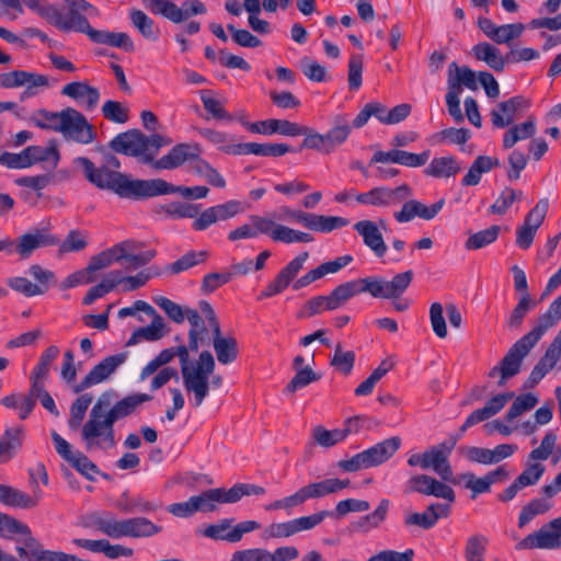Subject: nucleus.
Instances as JSON below:
<instances>
[{"instance_id":"f257e3e1","label":"nucleus","mask_w":561,"mask_h":561,"mask_svg":"<svg viewBox=\"0 0 561 561\" xmlns=\"http://www.w3.org/2000/svg\"><path fill=\"white\" fill-rule=\"evenodd\" d=\"M118 394L114 390L103 392L90 411L88 421L81 427L85 449H110L116 445L114 424L136 412L145 402L152 400L147 393L129 394L113 405Z\"/></svg>"},{"instance_id":"f03ea898","label":"nucleus","mask_w":561,"mask_h":561,"mask_svg":"<svg viewBox=\"0 0 561 561\" xmlns=\"http://www.w3.org/2000/svg\"><path fill=\"white\" fill-rule=\"evenodd\" d=\"M73 164L82 168L83 175L89 183L100 190L115 193L121 198L141 201L174 193H181L182 196L192 198L193 187L175 186L162 179H131L126 173L110 172L104 168L96 170L87 157H77Z\"/></svg>"},{"instance_id":"7ed1b4c3","label":"nucleus","mask_w":561,"mask_h":561,"mask_svg":"<svg viewBox=\"0 0 561 561\" xmlns=\"http://www.w3.org/2000/svg\"><path fill=\"white\" fill-rule=\"evenodd\" d=\"M215 369V359L209 351L199 354L195 366L191 365L187 353L186 366L183 367V385L187 392L194 393V407H199L209 391V376Z\"/></svg>"},{"instance_id":"20e7f679","label":"nucleus","mask_w":561,"mask_h":561,"mask_svg":"<svg viewBox=\"0 0 561 561\" xmlns=\"http://www.w3.org/2000/svg\"><path fill=\"white\" fill-rule=\"evenodd\" d=\"M199 156L201 147L198 144H178L154 162V170H174L190 161L193 162L192 170L204 178L209 172L211 165Z\"/></svg>"},{"instance_id":"39448f33","label":"nucleus","mask_w":561,"mask_h":561,"mask_svg":"<svg viewBox=\"0 0 561 561\" xmlns=\"http://www.w3.org/2000/svg\"><path fill=\"white\" fill-rule=\"evenodd\" d=\"M116 153L139 158L144 164L154 169L156 152L147 148V136L139 129H129L115 136L108 144Z\"/></svg>"},{"instance_id":"423d86ee","label":"nucleus","mask_w":561,"mask_h":561,"mask_svg":"<svg viewBox=\"0 0 561 561\" xmlns=\"http://www.w3.org/2000/svg\"><path fill=\"white\" fill-rule=\"evenodd\" d=\"M59 133L62 134L65 139L82 145L91 144L96 138L94 126L88 122L82 113L72 107L66 108V116L61 122Z\"/></svg>"},{"instance_id":"0eeeda50","label":"nucleus","mask_w":561,"mask_h":561,"mask_svg":"<svg viewBox=\"0 0 561 561\" xmlns=\"http://www.w3.org/2000/svg\"><path fill=\"white\" fill-rule=\"evenodd\" d=\"M412 195L411 187L403 183L394 188L376 186L355 196L357 203L373 207H390L400 204Z\"/></svg>"},{"instance_id":"6e6552de","label":"nucleus","mask_w":561,"mask_h":561,"mask_svg":"<svg viewBox=\"0 0 561 561\" xmlns=\"http://www.w3.org/2000/svg\"><path fill=\"white\" fill-rule=\"evenodd\" d=\"M561 516L545 524L538 531L527 535L516 549H556L561 547Z\"/></svg>"},{"instance_id":"1a4fd4ad","label":"nucleus","mask_w":561,"mask_h":561,"mask_svg":"<svg viewBox=\"0 0 561 561\" xmlns=\"http://www.w3.org/2000/svg\"><path fill=\"white\" fill-rule=\"evenodd\" d=\"M11 242L13 243L12 253H16L21 260H26L37 249L57 245L59 239L46 229L35 228L16 239H11Z\"/></svg>"},{"instance_id":"9d476101","label":"nucleus","mask_w":561,"mask_h":561,"mask_svg":"<svg viewBox=\"0 0 561 561\" xmlns=\"http://www.w3.org/2000/svg\"><path fill=\"white\" fill-rule=\"evenodd\" d=\"M348 301L344 284L336 286L328 296L310 298L298 312V318H311L324 311L342 308Z\"/></svg>"},{"instance_id":"9b49d317","label":"nucleus","mask_w":561,"mask_h":561,"mask_svg":"<svg viewBox=\"0 0 561 561\" xmlns=\"http://www.w3.org/2000/svg\"><path fill=\"white\" fill-rule=\"evenodd\" d=\"M126 352L105 357L102 362L96 364L78 385L73 387V392L80 393L85 389L106 380L122 364L126 362Z\"/></svg>"},{"instance_id":"f8f14e48","label":"nucleus","mask_w":561,"mask_h":561,"mask_svg":"<svg viewBox=\"0 0 561 561\" xmlns=\"http://www.w3.org/2000/svg\"><path fill=\"white\" fill-rule=\"evenodd\" d=\"M242 206L239 201H228L224 204L211 206L199 214L193 221L192 228L195 231H203L218 221H225L242 213Z\"/></svg>"},{"instance_id":"ddd939ff","label":"nucleus","mask_w":561,"mask_h":561,"mask_svg":"<svg viewBox=\"0 0 561 561\" xmlns=\"http://www.w3.org/2000/svg\"><path fill=\"white\" fill-rule=\"evenodd\" d=\"M308 256V252H302L293 259L265 287L260 294L259 299L273 297L283 293L302 270L304 263L307 261Z\"/></svg>"},{"instance_id":"4468645a","label":"nucleus","mask_w":561,"mask_h":561,"mask_svg":"<svg viewBox=\"0 0 561 561\" xmlns=\"http://www.w3.org/2000/svg\"><path fill=\"white\" fill-rule=\"evenodd\" d=\"M533 345H530L526 340L520 337L517 340L501 359L500 364L502 366V378L497 380V386H505L506 381L514 376L518 375L524 358L529 354L533 350Z\"/></svg>"},{"instance_id":"2eb2a0df","label":"nucleus","mask_w":561,"mask_h":561,"mask_svg":"<svg viewBox=\"0 0 561 561\" xmlns=\"http://www.w3.org/2000/svg\"><path fill=\"white\" fill-rule=\"evenodd\" d=\"M106 513H92L84 516L81 525L84 528H93L100 533L117 539L127 537V519L117 520L112 517H106Z\"/></svg>"},{"instance_id":"dca6fc26","label":"nucleus","mask_w":561,"mask_h":561,"mask_svg":"<svg viewBox=\"0 0 561 561\" xmlns=\"http://www.w3.org/2000/svg\"><path fill=\"white\" fill-rule=\"evenodd\" d=\"M530 101L522 95L500 102L497 108L491 112V122L496 128H505L514 121L515 113L529 108Z\"/></svg>"},{"instance_id":"f3484780","label":"nucleus","mask_w":561,"mask_h":561,"mask_svg":"<svg viewBox=\"0 0 561 561\" xmlns=\"http://www.w3.org/2000/svg\"><path fill=\"white\" fill-rule=\"evenodd\" d=\"M348 300L362 293H369L375 298L389 299L387 294V280L381 277L370 276L343 283Z\"/></svg>"},{"instance_id":"a211bd4d","label":"nucleus","mask_w":561,"mask_h":561,"mask_svg":"<svg viewBox=\"0 0 561 561\" xmlns=\"http://www.w3.org/2000/svg\"><path fill=\"white\" fill-rule=\"evenodd\" d=\"M227 151L234 156L255 154L261 157H282L296 150L286 144L247 142L236 145L234 147H229L227 148Z\"/></svg>"},{"instance_id":"6ab92c4d","label":"nucleus","mask_w":561,"mask_h":561,"mask_svg":"<svg viewBox=\"0 0 561 561\" xmlns=\"http://www.w3.org/2000/svg\"><path fill=\"white\" fill-rule=\"evenodd\" d=\"M61 94L68 96L87 110H93L100 101V92L96 88L85 81H75L61 89Z\"/></svg>"},{"instance_id":"aec40b11","label":"nucleus","mask_w":561,"mask_h":561,"mask_svg":"<svg viewBox=\"0 0 561 561\" xmlns=\"http://www.w3.org/2000/svg\"><path fill=\"white\" fill-rule=\"evenodd\" d=\"M354 229L363 238L364 244L369 248L378 257L387 252V245L377 222L373 220H360L354 225Z\"/></svg>"},{"instance_id":"412c9836","label":"nucleus","mask_w":561,"mask_h":561,"mask_svg":"<svg viewBox=\"0 0 561 561\" xmlns=\"http://www.w3.org/2000/svg\"><path fill=\"white\" fill-rule=\"evenodd\" d=\"M85 35L95 44L119 48L127 53H133L135 50L134 42L125 32L101 31L91 27L88 30Z\"/></svg>"},{"instance_id":"4be33fe9","label":"nucleus","mask_w":561,"mask_h":561,"mask_svg":"<svg viewBox=\"0 0 561 561\" xmlns=\"http://www.w3.org/2000/svg\"><path fill=\"white\" fill-rule=\"evenodd\" d=\"M352 133V124L348 115L337 114L332 118L331 128L325 133L327 147L332 153L343 146Z\"/></svg>"},{"instance_id":"5701e85b","label":"nucleus","mask_w":561,"mask_h":561,"mask_svg":"<svg viewBox=\"0 0 561 561\" xmlns=\"http://www.w3.org/2000/svg\"><path fill=\"white\" fill-rule=\"evenodd\" d=\"M24 442L23 426L8 427L0 436V463L12 460Z\"/></svg>"},{"instance_id":"b1692460","label":"nucleus","mask_w":561,"mask_h":561,"mask_svg":"<svg viewBox=\"0 0 561 561\" xmlns=\"http://www.w3.org/2000/svg\"><path fill=\"white\" fill-rule=\"evenodd\" d=\"M25 156L30 160V167L35 163H46V169L55 170L60 160L58 145L55 139L49 140L47 147L28 146L25 148Z\"/></svg>"},{"instance_id":"393cba45","label":"nucleus","mask_w":561,"mask_h":561,"mask_svg":"<svg viewBox=\"0 0 561 561\" xmlns=\"http://www.w3.org/2000/svg\"><path fill=\"white\" fill-rule=\"evenodd\" d=\"M65 2H67L69 5L68 18L71 25H73L72 30L75 32L85 34L92 26L90 25L88 19L82 14V12H85L90 15H98V9L85 0H65Z\"/></svg>"},{"instance_id":"a878e982","label":"nucleus","mask_w":561,"mask_h":561,"mask_svg":"<svg viewBox=\"0 0 561 561\" xmlns=\"http://www.w3.org/2000/svg\"><path fill=\"white\" fill-rule=\"evenodd\" d=\"M319 499L316 483L311 482L307 485L299 488L294 494L280 500H276L265 506L266 511L276 510H290L293 507L302 505L308 500Z\"/></svg>"},{"instance_id":"bb28decb","label":"nucleus","mask_w":561,"mask_h":561,"mask_svg":"<svg viewBox=\"0 0 561 561\" xmlns=\"http://www.w3.org/2000/svg\"><path fill=\"white\" fill-rule=\"evenodd\" d=\"M213 333V346L217 359L222 365L234 362L239 355L238 341L234 336H222L221 329L215 330Z\"/></svg>"},{"instance_id":"cd10ccee","label":"nucleus","mask_w":561,"mask_h":561,"mask_svg":"<svg viewBox=\"0 0 561 561\" xmlns=\"http://www.w3.org/2000/svg\"><path fill=\"white\" fill-rule=\"evenodd\" d=\"M472 55L476 59L484 61L496 72H502L507 62V54L502 56L501 50L488 42H481L474 45L472 47Z\"/></svg>"},{"instance_id":"c85d7f7f","label":"nucleus","mask_w":561,"mask_h":561,"mask_svg":"<svg viewBox=\"0 0 561 561\" xmlns=\"http://www.w3.org/2000/svg\"><path fill=\"white\" fill-rule=\"evenodd\" d=\"M400 437L394 436L364 450L369 467H376L387 461L400 448Z\"/></svg>"},{"instance_id":"c756f323","label":"nucleus","mask_w":561,"mask_h":561,"mask_svg":"<svg viewBox=\"0 0 561 561\" xmlns=\"http://www.w3.org/2000/svg\"><path fill=\"white\" fill-rule=\"evenodd\" d=\"M426 458V469L432 468L443 481L456 482L449 460H446V453L438 446H432L423 453Z\"/></svg>"},{"instance_id":"7c9ffc66","label":"nucleus","mask_w":561,"mask_h":561,"mask_svg":"<svg viewBox=\"0 0 561 561\" xmlns=\"http://www.w3.org/2000/svg\"><path fill=\"white\" fill-rule=\"evenodd\" d=\"M461 169V163L454 156H445L434 158L423 172L426 176L443 179L457 175Z\"/></svg>"},{"instance_id":"2f4dec72","label":"nucleus","mask_w":561,"mask_h":561,"mask_svg":"<svg viewBox=\"0 0 561 561\" xmlns=\"http://www.w3.org/2000/svg\"><path fill=\"white\" fill-rule=\"evenodd\" d=\"M164 320L161 316H157L152 319L151 323L147 327L138 328L135 330L126 343V346L136 345L141 340L154 342L162 339L169 333Z\"/></svg>"},{"instance_id":"473e14b6","label":"nucleus","mask_w":561,"mask_h":561,"mask_svg":"<svg viewBox=\"0 0 561 561\" xmlns=\"http://www.w3.org/2000/svg\"><path fill=\"white\" fill-rule=\"evenodd\" d=\"M497 158L489 156H478L469 168L467 174L462 178L461 184L463 186H474L481 181L483 173L490 172L492 169L500 167Z\"/></svg>"},{"instance_id":"72a5a7b5","label":"nucleus","mask_w":561,"mask_h":561,"mask_svg":"<svg viewBox=\"0 0 561 561\" xmlns=\"http://www.w3.org/2000/svg\"><path fill=\"white\" fill-rule=\"evenodd\" d=\"M39 496H31L13 486L0 484V502L13 507L32 508L38 503Z\"/></svg>"},{"instance_id":"f704fd0d","label":"nucleus","mask_w":561,"mask_h":561,"mask_svg":"<svg viewBox=\"0 0 561 561\" xmlns=\"http://www.w3.org/2000/svg\"><path fill=\"white\" fill-rule=\"evenodd\" d=\"M119 284V271L108 273L101 283L91 287L83 297V305L89 306L96 299L102 298L107 293L112 291Z\"/></svg>"},{"instance_id":"c9c22d12","label":"nucleus","mask_w":561,"mask_h":561,"mask_svg":"<svg viewBox=\"0 0 561 561\" xmlns=\"http://www.w3.org/2000/svg\"><path fill=\"white\" fill-rule=\"evenodd\" d=\"M438 507L440 505H430L424 513L408 514L404 517V525L407 527L417 526L423 529L433 528L440 518V514L437 512Z\"/></svg>"},{"instance_id":"e433bc0d","label":"nucleus","mask_w":561,"mask_h":561,"mask_svg":"<svg viewBox=\"0 0 561 561\" xmlns=\"http://www.w3.org/2000/svg\"><path fill=\"white\" fill-rule=\"evenodd\" d=\"M162 527L146 517L127 518V537H151L161 533Z\"/></svg>"},{"instance_id":"4c0bfd02","label":"nucleus","mask_w":561,"mask_h":561,"mask_svg":"<svg viewBox=\"0 0 561 561\" xmlns=\"http://www.w3.org/2000/svg\"><path fill=\"white\" fill-rule=\"evenodd\" d=\"M390 502L388 499H382L374 512L362 516L357 522V526L365 533L378 528L387 518Z\"/></svg>"},{"instance_id":"58836bf2","label":"nucleus","mask_w":561,"mask_h":561,"mask_svg":"<svg viewBox=\"0 0 561 561\" xmlns=\"http://www.w3.org/2000/svg\"><path fill=\"white\" fill-rule=\"evenodd\" d=\"M34 10H36L37 13L42 18L46 19L48 21V23H50L55 27L59 28L60 31H62V32L73 31L72 30L73 25H71L69 18L67 16L65 19L62 13L56 5L49 4V3L41 5L38 3L37 8H35Z\"/></svg>"},{"instance_id":"ea45409f","label":"nucleus","mask_w":561,"mask_h":561,"mask_svg":"<svg viewBox=\"0 0 561 561\" xmlns=\"http://www.w3.org/2000/svg\"><path fill=\"white\" fill-rule=\"evenodd\" d=\"M92 401L93 396L91 393H83L72 402L68 420V426L71 431H77L81 427L87 410Z\"/></svg>"},{"instance_id":"a19ab883","label":"nucleus","mask_w":561,"mask_h":561,"mask_svg":"<svg viewBox=\"0 0 561 561\" xmlns=\"http://www.w3.org/2000/svg\"><path fill=\"white\" fill-rule=\"evenodd\" d=\"M350 435V430L337 428L329 431L321 425L316 426L312 430V438L314 443L322 447H332L335 444L343 442Z\"/></svg>"},{"instance_id":"79ce46f5","label":"nucleus","mask_w":561,"mask_h":561,"mask_svg":"<svg viewBox=\"0 0 561 561\" xmlns=\"http://www.w3.org/2000/svg\"><path fill=\"white\" fill-rule=\"evenodd\" d=\"M489 539L481 534H474L466 540L465 543V559L466 561H484V554Z\"/></svg>"},{"instance_id":"37998d69","label":"nucleus","mask_w":561,"mask_h":561,"mask_svg":"<svg viewBox=\"0 0 561 561\" xmlns=\"http://www.w3.org/2000/svg\"><path fill=\"white\" fill-rule=\"evenodd\" d=\"M500 233V227L494 225L489 227L488 229L481 230L479 232L472 233L469 236L465 243V248L469 251L482 249L491 243H493Z\"/></svg>"},{"instance_id":"c03bdc74","label":"nucleus","mask_w":561,"mask_h":561,"mask_svg":"<svg viewBox=\"0 0 561 561\" xmlns=\"http://www.w3.org/2000/svg\"><path fill=\"white\" fill-rule=\"evenodd\" d=\"M66 116V108L61 112H49L47 110H38L33 117V123L41 129L60 130L61 122Z\"/></svg>"},{"instance_id":"a18cd8bd","label":"nucleus","mask_w":561,"mask_h":561,"mask_svg":"<svg viewBox=\"0 0 561 561\" xmlns=\"http://www.w3.org/2000/svg\"><path fill=\"white\" fill-rule=\"evenodd\" d=\"M208 252L203 251H188L183 256L178 259L175 262L169 265V270L173 274H179L181 272L187 271L188 268H192L201 263L206 262L208 259Z\"/></svg>"},{"instance_id":"49530a36","label":"nucleus","mask_w":561,"mask_h":561,"mask_svg":"<svg viewBox=\"0 0 561 561\" xmlns=\"http://www.w3.org/2000/svg\"><path fill=\"white\" fill-rule=\"evenodd\" d=\"M354 364L355 353L353 351H343L342 345L337 343L330 365L344 376H348L354 368Z\"/></svg>"},{"instance_id":"de8ad7c7","label":"nucleus","mask_w":561,"mask_h":561,"mask_svg":"<svg viewBox=\"0 0 561 561\" xmlns=\"http://www.w3.org/2000/svg\"><path fill=\"white\" fill-rule=\"evenodd\" d=\"M536 306V302L531 300L529 293H525L517 305L513 309L508 320L507 327L510 330H517L522 327L523 321L527 312Z\"/></svg>"},{"instance_id":"09e8293b","label":"nucleus","mask_w":561,"mask_h":561,"mask_svg":"<svg viewBox=\"0 0 561 561\" xmlns=\"http://www.w3.org/2000/svg\"><path fill=\"white\" fill-rule=\"evenodd\" d=\"M23 87H25V90L20 95L21 101L36 95L38 93V89L48 88L49 79L45 75L25 71Z\"/></svg>"},{"instance_id":"8fccbe9b","label":"nucleus","mask_w":561,"mask_h":561,"mask_svg":"<svg viewBox=\"0 0 561 561\" xmlns=\"http://www.w3.org/2000/svg\"><path fill=\"white\" fill-rule=\"evenodd\" d=\"M130 21L139 33L147 39H157L159 31L154 30V22L141 10H131Z\"/></svg>"},{"instance_id":"3c124183","label":"nucleus","mask_w":561,"mask_h":561,"mask_svg":"<svg viewBox=\"0 0 561 561\" xmlns=\"http://www.w3.org/2000/svg\"><path fill=\"white\" fill-rule=\"evenodd\" d=\"M320 378L321 376L313 371L310 366H306L304 369L296 370L295 376L286 385L284 392L294 393L311 382L318 381Z\"/></svg>"},{"instance_id":"603ef678","label":"nucleus","mask_w":561,"mask_h":561,"mask_svg":"<svg viewBox=\"0 0 561 561\" xmlns=\"http://www.w3.org/2000/svg\"><path fill=\"white\" fill-rule=\"evenodd\" d=\"M233 518L220 519L217 524L207 526L203 530V535L213 540H226L228 542H236V539H232V537H230L231 529L233 528Z\"/></svg>"},{"instance_id":"864d4df0","label":"nucleus","mask_w":561,"mask_h":561,"mask_svg":"<svg viewBox=\"0 0 561 561\" xmlns=\"http://www.w3.org/2000/svg\"><path fill=\"white\" fill-rule=\"evenodd\" d=\"M538 403V398L531 393H525L518 396L511 408L505 414V420L507 422H513L516 417L522 415L524 412L534 409Z\"/></svg>"},{"instance_id":"5fc2aeb1","label":"nucleus","mask_w":561,"mask_h":561,"mask_svg":"<svg viewBox=\"0 0 561 561\" xmlns=\"http://www.w3.org/2000/svg\"><path fill=\"white\" fill-rule=\"evenodd\" d=\"M88 245L87 234L78 229L70 230L65 240L59 244L58 253L62 255L69 252H80Z\"/></svg>"},{"instance_id":"6e6d98bb","label":"nucleus","mask_w":561,"mask_h":561,"mask_svg":"<svg viewBox=\"0 0 561 561\" xmlns=\"http://www.w3.org/2000/svg\"><path fill=\"white\" fill-rule=\"evenodd\" d=\"M550 507L551 505L543 500H531L519 513L518 527L524 528L535 516L548 512Z\"/></svg>"},{"instance_id":"4d7b16f0","label":"nucleus","mask_w":561,"mask_h":561,"mask_svg":"<svg viewBox=\"0 0 561 561\" xmlns=\"http://www.w3.org/2000/svg\"><path fill=\"white\" fill-rule=\"evenodd\" d=\"M15 534L27 535L30 527L8 514L0 513V536L11 538Z\"/></svg>"},{"instance_id":"13d9d810","label":"nucleus","mask_w":561,"mask_h":561,"mask_svg":"<svg viewBox=\"0 0 561 561\" xmlns=\"http://www.w3.org/2000/svg\"><path fill=\"white\" fill-rule=\"evenodd\" d=\"M165 214L173 218H197L199 216V207L194 204L183 202H172L163 207Z\"/></svg>"},{"instance_id":"bf43d9fd","label":"nucleus","mask_w":561,"mask_h":561,"mask_svg":"<svg viewBox=\"0 0 561 561\" xmlns=\"http://www.w3.org/2000/svg\"><path fill=\"white\" fill-rule=\"evenodd\" d=\"M103 116L113 123L124 124L129 119V110L118 101H106L102 106Z\"/></svg>"},{"instance_id":"052dcab7","label":"nucleus","mask_w":561,"mask_h":561,"mask_svg":"<svg viewBox=\"0 0 561 561\" xmlns=\"http://www.w3.org/2000/svg\"><path fill=\"white\" fill-rule=\"evenodd\" d=\"M413 278V272L411 270L403 273H399L391 280H387V294L389 299H396L400 297L405 289L410 286Z\"/></svg>"},{"instance_id":"680f3d73","label":"nucleus","mask_w":561,"mask_h":561,"mask_svg":"<svg viewBox=\"0 0 561 561\" xmlns=\"http://www.w3.org/2000/svg\"><path fill=\"white\" fill-rule=\"evenodd\" d=\"M59 348L56 345L48 346L41 355L37 365L34 367L32 371V376L35 378H44L46 379L49 374V368L53 362L59 355Z\"/></svg>"},{"instance_id":"e2e57ef3","label":"nucleus","mask_w":561,"mask_h":561,"mask_svg":"<svg viewBox=\"0 0 561 561\" xmlns=\"http://www.w3.org/2000/svg\"><path fill=\"white\" fill-rule=\"evenodd\" d=\"M348 224L350 220L343 217L316 214L312 230L328 233L335 229L346 227Z\"/></svg>"},{"instance_id":"0e129e2a","label":"nucleus","mask_w":561,"mask_h":561,"mask_svg":"<svg viewBox=\"0 0 561 561\" xmlns=\"http://www.w3.org/2000/svg\"><path fill=\"white\" fill-rule=\"evenodd\" d=\"M449 72L454 73L460 84L469 90H478V75L467 66H458L457 62L453 61L449 65Z\"/></svg>"},{"instance_id":"69168bd1","label":"nucleus","mask_w":561,"mask_h":561,"mask_svg":"<svg viewBox=\"0 0 561 561\" xmlns=\"http://www.w3.org/2000/svg\"><path fill=\"white\" fill-rule=\"evenodd\" d=\"M524 30L525 26L523 23L497 25L492 41L496 44H508L513 39L518 38Z\"/></svg>"},{"instance_id":"338daca9","label":"nucleus","mask_w":561,"mask_h":561,"mask_svg":"<svg viewBox=\"0 0 561 561\" xmlns=\"http://www.w3.org/2000/svg\"><path fill=\"white\" fill-rule=\"evenodd\" d=\"M217 496L214 489L202 492L199 495L191 496V505L195 512H214L217 510Z\"/></svg>"},{"instance_id":"774afa93","label":"nucleus","mask_w":561,"mask_h":561,"mask_svg":"<svg viewBox=\"0 0 561 561\" xmlns=\"http://www.w3.org/2000/svg\"><path fill=\"white\" fill-rule=\"evenodd\" d=\"M549 208V202L547 198H541L535 205L534 208L529 210L526 215L524 225L533 228L534 230H538L541 224L543 222Z\"/></svg>"}]
</instances>
